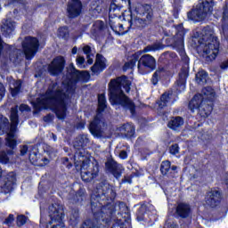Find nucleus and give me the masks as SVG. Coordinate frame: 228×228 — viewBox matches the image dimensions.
Listing matches in <instances>:
<instances>
[{"label":"nucleus","instance_id":"nucleus-64","mask_svg":"<svg viewBox=\"0 0 228 228\" xmlns=\"http://www.w3.org/2000/svg\"><path fill=\"white\" fill-rule=\"evenodd\" d=\"M119 158H120V159H127V151H121L119 152Z\"/></svg>","mask_w":228,"mask_h":228},{"label":"nucleus","instance_id":"nucleus-47","mask_svg":"<svg viewBox=\"0 0 228 228\" xmlns=\"http://www.w3.org/2000/svg\"><path fill=\"white\" fill-rule=\"evenodd\" d=\"M20 88H22V83L17 82L13 88H10L12 97H17L20 94Z\"/></svg>","mask_w":228,"mask_h":228},{"label":"nucleus","instance_id":"nucleus-56","mask_svg":"<svg viewBox=\"0 0 228 228\" xmlns=\"http://www.w3.org/2000/svg\"><path fill=\"white\" fill-rule=\"evenodd\" d=\"M159 49V45H151L144 48L145 53H151V51H158Z\"/></svg>","mask_w":228,"mask_h":228},{"label":"nucleus","instance_id":"nucleus-41","mask_svg":"<svg viewBox=\"0 0 228 228\" xmlns=\"http://www.w3.org/2000/svg\"><path fill=\"white\" fill-rule=\"evenodd\" d=\"M5 145L6 147H9L11 151H13L14 149H17V145H19V142H17V139H15V136L11 137L9 135H6Z\"/></svg>","mask_w":228,"mask_h":228},{"label":"nucleus","instance_id":"nucleus-44","mask_svg":"<svg viewBox=\"0 0 228 228\" xmlns=\"http://www.w3.org/2000/svg\"><path fill=\"white\" fill-rule=\"evenodd\" d=\"M203 95H205V99H213L215 97V91L211 88V86L204 87L201 90Z\"/></svg>","mask_w":228,"mask_h":228},{"label":"nucleus","instance_id":"nucleus-10","mask_svg":"<svg viewBox=\"0 0 228 228\" xmlns=\"http://www.w3.org/2000/svg\"><path fill=\"white\" fill-rule=\"evenodd\" d=\"M21 47L26 60H33L40 49V40L38 37L27 36L21 42Z\"/></svg>","mask_w":228,"mask_h":228},{"label":"nucleus","instance_id":"nucleus-59","mask_svg":"<svg viewBox=\"0 0 228 228\" xmlns=\"http://www.w3.org/2000/svg\"><path fill=\"white\" fill-rule=\"evenodd\" d=\"M83 53L88 56L92 53V47H90V45L84 46Z\"/></svg>","mask_w":228,"mask_h":228},{"label":"nucleus","instance_id":"nucleus-20","mask_svg":"<svg viewBox=\"0 0 228 228\" xmlns=\"http://www.w3.org/2000/svg\"><path fill=\"white\" fill-rule=\"evenodd\" d=\"M176 33L174 37V46L175 47H183L184 45V37L186 36V28L183 23L175 25Z\"/></svg>","mask_w":228,"mask_h":228},{"label":"nucleus","instance_id":"nucleus-11","mask_svg":"<svg viewBox=\"0 0 228 228\" xmlns=\"http://www.w3.org/2000/svg\"><path fill=\"white\" fill-rule=\"evenodd\" d=\"M17 183V175L14 172L6 173L0 167V188L4 193H11Z\"/></svg>","mask_w":228,"mask_h":228},{"label":"nucleus","instance_id":"nucleus-63","mask_svg":"<svg viewBox=\"0 0 228 228\" xmlns=\"http://www.w3.org/2000/svg\"><path fill=\"white\" fill-rule=\"evenodd\" d=\"M220 69H222V70H227V69H228V59L226 61H223L220 64Z\"/></svg>","mask_w":228,"mask_h":228},{"label":"nucleus","instance_id":"nucleus-22","mask_svg":"<svg viewBox=\"0 0 228 228\" xmlns=\"http://www.w3.org/2000/svg\"><path fill=\"white\" fill-rule=\"evenodd\" d=\"M100 122L101 119H99V118H94V119L89 124V133H91L94 138H102L104 131L102 130V126Z\"/></svg>","mask_w":228,"mask_h":228},{"label":"nucleus","instance_id":"nucleus-39","mask_svg":"<svg viewBox=\"0 0 228 228\" xmlns=\"http://www.w3.org/2000/svg\"><path fill=\"white\" fill-rule=\"evenodd\" d=\"M58 37L59 38H62L63 40H69V38H70V30H69V27H60L58 28Z\"/></svg>","mask_w":228,"mask_h":228},{"label":"nucleus","instance_id":"nucleus-51","mask_svg":"<svg viewBox=\"0 0 228 228\" xmlns=\"http://www.w3.org/2000/svg\"><path fill=\"white\" fill-rule=\"evenodd\" d=\"M94 29L96 31H99L100 33L104 31V29H106V25L104 24V21L102 20H97L94 24Z\"/></svg>","mask_w":228,"mask_h":228},{"label":"nucleus","instance_id":"nucleus-21","mask_svg":"<svg viewBox=\"0 0 228 228\" xmlns=\"http://www.w3.org/2000/svg\"><path fill=\"white\" fill-rule=\"evenodd\" d=\"M0 31L3 37H5V38H10V37H12L15 31V23L13 20H12V19L4 20L0 27Z\"/></svg>","mask_w":228,"mask_h":228},{"label":"nucleus","instance_id":"nucleus-24","mask_svg":"<svg viewBox=\"0 0 228 228\" xmlns=\"http://www.w3.org/2000/svg\"><path fill=\"white\" fill-rule=\"evenodd\" d=\"M206 101V98H204V94H195L192 99L189 102V108L190 110H199L202 104H204V102Z\"/></svg>","mask_w":228,"mask_h":228},{"label":"nucleus","instance_id":"nucleus-16","mask_svg":"<svg viewBox=\"0 0 228 228\" xmlns=\"http://www.w3.org/2000/svg\"><path fill=\"white\" fill-rule=\"evenodd\" d=\"M188 76H190V69L188 67H183L178 74V79L175 83V88L177 94H181V92L186 90Z\"/></svg>","mask_w":228,"mask_h":228},{"label":"nucleus","instance_id":"nucleus-46","mask_svg":"<svg viewBox=\"0 0 228 228\" xmlns=\"http://www.w3.org/2000/svg\"><path fill=\"white\" fill-rule=\"evenodd\" d=\"M28 216L24 215H19L16 217V225L18 227H22L23 225H26L28 224Z\"/></svg>","mask_w":228,"mask_h":228},{"label":"nucleus","instance_id":"nucleus-35","mask_svg":"<svg viewBox=\"0 0 228 228\" xmlns=\"http://www.w3.org/2000/svg\"><path fill=\"white\" fill-rule=\"evenodd\" d=\"M208 76L209 75L206 70H200L195 77L196 82L198 83V85H206V83H208Z\"/></svg>","mask_w":228,"mask_h":228},{"label":"nucleus","instance_id":"nucleus-55","mask_svg":"<svg viewBox=\"0 0 228 228\" xmlns=\"http://www.w3.org/2000/svg\"><path fill=\"white\" fill-rule=\"evenodd\" d=\"M19 110H20V111H21V113H24V111H26L27 113L31 112V107H29V105L24 104V103H21L20 105Z\"/></svg>","mask_w":228,"mask_h":228},{"label":"nucleus","instance_id":"nucleus-43","mask_svg":"<svg viewBox=\"0 0 228 228\" xmlns=\"http://www.w3.org/2000/svg\"><path fill=\"white\" fill-rule=\"evenodd\" d=\"M17 126H19V121H13L9 124V133H7L6 136H10L11 138L15 136V133H17Z\"/></svg>","mask_w":228,"mask_h":228},{"label":"nucleus","instance_id":"nucleus-36","mask_svg":"<svg viewBox=\"0 0 228 228\" xmlns=\"http://www.w3.org/2000/svg\"><path fill=\"white\" fill-rule=\"evenodd\" d=\"M79 224V210L78 208L72 209L69 216V225L76 227Z\"/></svg>","mask_w":228,"mask_h":228},{"label":"nucleus","instance_id":"nucleus-9","mask_svg":"<svg viewBox=\"0 0 228 228\" xmlns=\"http://www.w3.org/2000/svg\"><path fill=\"white\" fill-rule=\"evenodd\" d=\"M136 15L139 17L136 20L137 28L139 29H145L148 26L152 24V19H154V10H152V5L151 4H143L135 7L134 10Z\"/></svg>","mask_w":228,"mask_h":228},{"label":"nucleus","instance_id":"nucleus-1","mask_svg":"<svg viewBox=\"0 0 228 228\" xmlns=\"http://www.w3.org/2000/svg\"><path fill=\"white\" fill-rule=\"evenodd\" d=\"M117 199V192L110 188V183L103 181L96 186L95 193L91 195L92 219L84 221L80 228H101L111 225L117 215V207L112 204Z\"/></svg>","mask_w":228,"mask_h":228},{"label":"nucleus","instance_id":"nucleus-34","mask_svg":"<svg viewBox=\"0 0 228 228\" xmlns=\"http://www.w3.org/2000/svg\"><path fill=\"white\" fill-rule=\"evenodd\" d=\"M12 45H8L7 47L8 58L10 61H12V63H17V61H19V58H20V53H19V50L12 51Z\"/></svg>","mask_w":228,"mask_h":228},{"label":"nucleus","instance_id":"nucleus-17","mask_svg":"<svg viewBox=\"0 0 228 228\" xmlns=\"http://www.w3.org/2000/svg\"><path fill=\"white\" fill-rule=\"evenodd\" d=\"M215 108V99L206 98L203 102V104L198 109V114L201 118H208Z\"/></svg>","mask_w":228,"mask_h":228},{"label":"nucleus","instance_id":"nucleus-28","mask_svg":"<svg viewBox=\"0 0 228 228\" xmlns=\"http://www.w3.org/2000/svg\"><path fill=\"white\" fill-rule=\"evenodd\" d=\"M89 142L90 140L86 134H80L74 142V149H76L77 151H81L82 149H85V147H86Z\"/></svg>","mask_w":228,"mask_h":228},{"label":"nucleus","instance_id":"nucleus-53","mask_svg":"<svg viewBox=\"0 0 228 228\" xmlns=\"http://www.w3.org/2000/svg\"><path fill=\"white\" fill-rule=\"evenodd\" d=\"M179 144L174 143L169 147V153L172 154V156H175V154H179Z\"/></svg>","mask_w":228,"mask_h":228},{"label":"nucleus","instance_id":"nucleus-60","mask_svg":"<svg viewBox=\"0 0 228 228\" xmlns=\"http://www.w3.org/2000/svg\"><path fill=\"white\" fill-rule=\"evenodd\" d=\"M223 20H228V7L225 5L223 12Z\"/></svg>","mask_w":228,"mask_h":228},{"label":"nucleus","instance_id":"nucleus-42","mask_svg":"<svg viewBox=\"0 0 228 228\" xmlns=\"http://www.w3.org/2000/svg\"><path fill=\"white\" fill-rule=\"evenodd\" d=\"M170 165H172V163L169 160L162 161L160 165V172L162 175H167V174L170 172Z\"/></svg>","mask_w":228,"mask_h":228},{"label":"nucleus","instance_id":"nucleus-57","mask_svg":"<svg viewBox=\"0 0 228 228\" xmlns=\"http://www.w3.org/2000/svg\"><path fill=\"white\" fill-rule=\"evenodd\" d=\"M5 94H6V88L4 87V85H3V83L0 82V101H3Z\"/></svg>","mask_w":228,"mask_h":228},{"label":"nucleus","instance_id":"nucleus-18","mask_svg":"<svg viewBox=\"0 0 228 228\" xmlns=\"http://www.w3.org/2000/svg\"><path fill=\"white\" fill-rule=\"evenodd\" d=\"M107 62L108 60L104 58V55L97 53L95 62L91 67V72H93V74H101V72H104V70L108 69Z\"/></svg>","mask_w":228,"mask_h":228},{"label":"nucleus","instance_id":"nucleus-6","mask_svg":"<svg viewBox=\"0 0 228 228\" xmlns=\"http://www.w3.org/2000/svg\"><path fill=\"white\" fill-rule=\"evenodd\" d=\"M70 78L63 84V86L66 91H63L64 101L69 102L71 101L72 95H76V86L79 81H88L90 78V73L88 71H80L72 66V70L69 72Z\"/></svg>","mask_w":228,"mask_h":228},{"label":"nucleus","instance_id":"nucleus-37","mask_svg":"<svg viewBox=\"0 0 228 228\" xmlns=\"http://www.w3.org/2000/svg\"><path fill=\"white\" fill-rule=\"evenodd\" d=\"M163 74H165V68H163V67L158 68V69H156V71L153 73L152 77H151V83H152V85H154V86H156V85H158V83L159 82V79H161V76H163Z\"/></svg>","mask_w":228,"mask_h":228},{"label":"nucleus","instance_id":"nucleus-23","mask_svg":"<svg viewBox=\"0 0 228 228\" xmlns=\"http://www.w3.org/2000/svg\"><path fill=\"white\" fill-rule=\"evenodd\" d=\"M74 155L75 159V165L76 167H80L81 168H85L86 167H88L89 163L88 160H86V157L85 156V150H77Z\"/></svg>","mask_w":228,"mask_h":228},{"label":"nucleus","instance_id":"nucleus-19","mask_svg":"<svg viewBox=\"0 0 228 228\" xmlns=\"http://www.w3.org/2000/svg\"><path fill=\"white\" fill-rule=\"evenodd\" d=\"M105 170L111 174L115 179H120L122 177V169L117 161L113 160V159H108L105 162Z\"/></svg>","mask_w":228,"mask_h":228},{"label":"nucleus","instance_id":"nucleus-25","mask_svg":"<svg viewBox=\"0 0 228 228\" xmlns=\"http://www.w3.org/2000/svg\"><path fill=\"white\" fill-rule=\"evenodd\" d=\"M73 204H79L83 206V202L86 200V191L83 188H79L71 197Z\"/></svg>","mask_w":228,"mask_h":228},{"label":"nucleus","instance_id":"nucleus-38","mask_svg":"<svg viewBox=\"0 0 228 228\" xmlns=\"http://www.w3.org/2000/svg\"><path fill=\"white\" fill-rule=\"evenodd\" d=\"M148 207L145 204L141 205V207L136 211V218L138 222H145V214L147 213Z\"/></svg>","mask_w":228,"mask_h":228},{"label":"nucleus","instance_id":"nucleus-54","mask_svg":"<svg viewBox=\"0 0 228 228\" xmlns=\"http://www.w3.org/2000/svg\"><path fill=\"white\" fill-rule=\"evenodd\" d=\"M15 221V217L13 216V214H10L5 220L4 221V224L5 225H8V227L12 226V224H13V222Z\"/></svg>","mask_w":228,"mask_h":228},{"label":"nucleus","instance_id":"nucleus-40","mask_svg":"<svg viewBox=\"0 0 228 228\" xmlns=\"http://www.w3.org/2000/svg\"><path fill=\"white\" fill-rule=\"evenodd\" d=\"M125 138H134L136 129L134 126L126 125L123 126Z\"/></svg>","mask_w":228,"mask_h":228},{"label":"nucleus","instance_id":"nucleus-61","mask_svg":"<svg viewBox=\"0 0 228 228\" xmlns=\"http://www.w3.org/2000/svg\"><path fill=\"white\" fill-rule=\"evenodd\" d=\"M177 224L174 222H167L163 228H175Z\"/></svg>","mask_w":228,"mask_h":228},{"label":"nucleus","instance_id":"nucleus-7","mask_svg":"<svg viewBox=\"0 0 228 228\" xmlns=\"http://www.w3.org/2000/svg\"><path fill=\"white\" fill-rule=\"evenodd\" d=\"M213 8H215V0H200L196 8L187 12V19L193 22H202L206 20L208 15L213 13Z\"/></svg>","mask_w":228,"mask_h":228},{"label":"nucleus","instance_id":"nucleus-31","mask_svg":"<svg viewBox=\"0 0 228 228\" xmlns=\"http://www.w3.org/2000/svg\"><path fill=\"white\" fill-rule=\"evenodd\" d=\"M10 129V121L3 114H0V136L7 133Z\"/></svg>","mask_w":228,"mask_h":228},{"label":"nucleus","instance_id":"nucleus-2","mask_svg":"<svg viewBox=\"0 0 228 228\" xmlns=\"http://www.w3.org/2000/svg\"><path fill=\"white\" fill-rule=\"evenodd\" d=\"M131 85L133 82L126 75L110 79L109 82V101L111 106H121L126 111H130L132 117H136V104L126 94V93L131 92Z\"/></svg>","mask_w":228,"mask_h":228},{"label":"nucleus","instance_id":"nucleus-30","mask_svg":"<svg viewBox=\"0 0 228 228\" xmlns=\"http://www.w3.org/2000/svg\"><path fill=\"white\" fill-rule=\"evenodd\" d=\"M170 95H172V94L168 92H165L160 95V100L157 102L159 110H164L165 108H167V105L170 101Z\"/></svg>","mask_w":228,"mask_h":228},{"label":"nucleus","instance_id":"nucleus-32","mask_svg":"<svg viewBox=\"0 0 228 228\" xmlns=\"http://www.w3.org/2000/svg\"><path fill=\"white\" fill-rule=\"evenodd\" d=\"M13 150L1 151H0V163L2 165H8L10 163V156H13Z\"/></svg>","mask_w":228,"mask_h":228},{"label":"nucleus","instance_id":"nucleus-50","mask_svg":"<svg viewBox=\"0 0 228 228\" xmlns=\"http://www.w3.org/2000/svg\"><path fill=\"white\" fill-rule=\"evenodd\" d=\"M30 163L35 166H38V152L31 151L28 155Z\"/></svg>","mask_w":228,"mask_h":228},{"label":"nucleus","instance_id":"nucleus-29","mask_svg":"<svg viewBox=\"0 0 228 228\" xmlns=\"http://www.w3.org/2000/svg\"><path fill=\"white\" fill-rule=\"evenodd\" d=\"M131 3L130 0H112L109 8V12L110 13H114V12H117V10H118V12H120V10H122V8H124V3Z\"/></svg>","mask_w":228,"mask_h":228},{"label":"nucleus","instance_id":"nucleus-33","mask_svg":"<svg viewBox=\"0 0 228 228\" xmlns=\"http://www.w3.org/2000/svg\"><path fill=\"white\" fill-rule=\"evenodd\" d=\"M108 108V102L106 101V94H98V111L102 113Z\"/></svg>","mask_w":228,"mask_h":228},{"label":"nucleus","instance_id":"nucleus-13","mask_svg":"<svg viewBox=\"0 0 228 228\" xmlns=\"http://www.w3.org/2000/svg\"><path fill=\"white\" fill-rule=\"evenodd\" d=\"M100 166L99 163L96 162L95 164H92L91 166L81 167H80V175L81 179L84 183H92L97 175H99V169Z\"/></svg>","mask_w":228,"mask_h":228},{"label":"nucleus","instance_id":"nucleus-3","mask_svg":"<svg viewBox=\"0 0 228 228\" xmlns=\"http://www.w3.org/2000/svg\"><path fill=\"white\" fill-rule=\"evenodd\" d=\"M64 97L63 89H47L42 99L37 98L36 102H31L34 113H40L42 110L51 108L59 120H65L69 110V102L64 101Z\"/></svg>","mask_w":228,"mask_h":228},{"label":"nucleus","instance_id":"nucleus-14","mask_svg":"<svg viewBox=\"0 0 228 228\" xmlns=\"http://www.w3.org/2000/svg\"><path fill=\"white\" fill-rule=\"evenodd\" d=\"M66 63L65 57L61 55L53 58L47 67L50 76H60V74H62L63 70H65Z\"/></svg>","mask_w":228,"mask_h":228},{"label":"nucleus","instance_id":"nucleus-4","mask_svg":"<svg viewBox=\"0 0 228 228\" xmlns=\"http://www.w3.org/2000/svg\"><path fill=\"white\" fill-rule=\"evenodd\" d=\"M213 33V29L209 26L204 27L201 32V40L204 43L200 44V54L204 58L206 63H211L216 60V56L220 53V41Z\"/></svg>","mask_w":228,"mask_h":228},{"label":"nucleus","instance_id":"nucleus-49","mask_svg":"<svg viewBox=\"0 0 228 228\" xmlns=\"http://www.w3.org/2000/svg\"><path fill=\"white\" fill-rule=\"evenodd\" d=\"M61 165H62V167H64V168H67L68 170H70V168L74 167L72 162H70V160L67 157L61 158Z\"/></svg>","mask_w":228,"mask_h":228},{"label":"nucleus","instance_id":"nucleus-5","mask_svg":"<svg viewBox=\"0 0 228 228\" xmlns=\"http://www.w3.org/2000/svg\"><path fill=\"white\" fill-rule=\"evenodd\" d=\"M136 62H138L137 69L142 76L156 70V59L154 56L151 54L142 55V51H138L128 56V61L125 62L122 67L123 72H127V70L134 69Z\"/></svg>","mask_w":228,"mask_h":228},{"label":"nucleus","instance_id":"nucleus-48","mask_svg":"<svg viewBox=\"0 0 228 228\" xmlns=\"http://www.w3.org/2000/svg\"><path fill=\"white\" fill-rule=\"evenodd\" d=\"M11 122H19V109L17 107L11 109Z\"/></svg>","mask_w":228,"mask_h":228},{"label":"nucleus","instance_id":"nucleus-45","mask_svg":"<svg viewBox=\"0 0 228 228\" xmlns=\"http://www.w3.org/2000/svg\"><path fill=\"white\" fill-rule=\"evenodd\" d=\"M178 53L180 55L181 61H183L184 64L188 67V65L190 64V57H188V54H186V50L182 47L179 49Z\"/></svg>","mask_w":228,"mask_h":228},{"label":"nucleus","instance_id":"nucleus-15","mask_svg":"<svg viewBox=\"0 0 228 228\" xmlns=\"http://www.w3.org/2000/svg\"><path fill=\"white\" fill-rule=\"evenodd\" d=\"M66 12L69 19H77L83 12V2L81 0H69Z\"/></svg>","mask_w":228,"mask_h":228},{"label":"nucleus","instance_id":"nucleus-58","mask_svg":"<svg viewBox=\"0 0 228 228\" xmlns=\"http://www.w3.org/2000/svg\"><path fill=\"white\" fill-rule=\"evenodd\" d=\"M53 119L54 116H53L52 114H47L43 118L44 122H53Z\"/></svg>","mask_w":228,"mask_h":228},{"label":"nucleus","instance_id":"nucleus-8","mask_svg":"<svg viewBox=\"0 0 228 228\" xmlns=\"http://www.w3.org/2000/svg\"><path fill=\"white\" fill-rule=\"evenodd\" d=\"M48 213L50 221L45 223L44 217L40 218V225L45 228H63L65 224L63 218L65 214L63 213V208L61 205L53 203L48 207Z\"/></svg>","mask_w":228,"mask_h":228},{"label":"nucleus","instance_id":"nucleus-62","mask_svg":"<svg viewBox=\"0 0 228 228\" xmlns=\"http://www.w3.org/2000/svg\"><path fill=\"white\" fill-rule=\"evenodd\" d=\"M28 145H23L22 147H21V149H20V156H26V154H28Z\"/></svg>","mask_w":228,"mask_h":228},{"label":"nucleus","instance_id":"nucleus-12","mask_svg":"<svg viewBox=\"0 0 228 228\" xmlns=\"http://www.w3.org/2000/svg\"><path fill=\"white\" fill-rule=\"evenodd\" d=\"M222 199L224 197L220 190L211 189L205 195V206L210 209H216L222 204Z\"/></svg>","mask_w":228,"mask_h":228},{"label":"nucleus","instance_id":"nucleus-27","mask_svg":"<svg viewBox=\"0 0 228 228\" xmlns=\"http://www.w3.org/2000/svg\"><path fill=\"white\" fill-rule=\"evenodd\" d=\"M184 125V118L181 116L172 117L167 123V127L173 131H177L181 126Z\"/></svg>","mask_w":228,"mask_h":228},{"label":"nucleus","instance_id":"nucleus-26","mask_svg":"<svg viewBox=\"0 0 228 228\" xmlns=\"http://www.w3.org/2000/svg\"><path fill=\"white\" fill-rule=\"evenodd\" d=\"M190 213H191V208L188 204L180 203L176 207V215H178L180 218H188V216H190Z\"/></svg>","mask_w":228,"mask_h":228},{"label":"nucleus","instance_id":"nucleus-52","mask_svg":"<svg viewBox=\"0 0 228 228\" xmlns=\"http://www.w3.org/2000/svg\"><path fill=\"white\" fill-rule=\"evenodd\" d=\"M120 215L122 218H125V222H129V220H131V211L128 208H126L125 212H121Z\"/></svg>","mask_w":228,"mask_h":228}]
</instances>
